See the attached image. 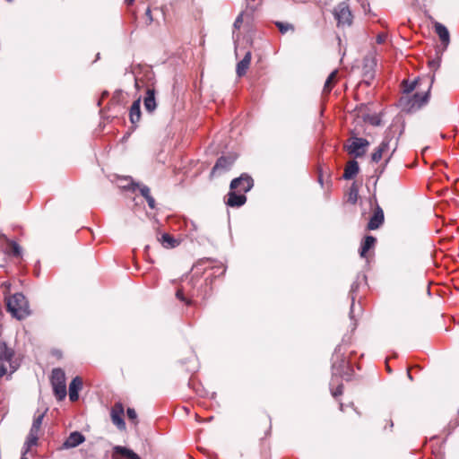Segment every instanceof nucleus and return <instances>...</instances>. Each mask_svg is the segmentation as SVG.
I'll return each mask as SVG.
<instances>
[{
  "instance_id": "obj_1",
  "label": "nucleus",
  "mask_w": 459,
  "mask_h": 459,
  "mask_svg": "<svg viewBox=\"0 0 459 459\" xmlns=\"http://www.w3.org/2000/svg\"><path fill=\"white\" fill-rule=\"evenodd\" d=\"M404 93L401 97L400 106L406 112H414L425 106L429 100L432 80H415L411 83L403 82Z\"/></svg>"
},
{
  "instance_id": "obj_2",
  "label": "nucleus",
  "mask_w": 459,
  "mask_h": 459,
  "mask_svg": "<svg viewBox=\"0 0 459 459\" xmlns=\"http://www.w3.org/2000/svg\"><path fill=\"white\" fill-rule=\"evenodd\" d=\"M7 309L15 318L22 320L30 315V307L25 296L15 293L7 299Z\"/></svg>"
},
{
  "instance_id": "obj_3",
  "label": "nucleus",
  "mask_w": 459,
  "mask_h": 459,
  "mask_svg": "<svg viewBox=\"0 0 459 459\" xmlns=\"http://www.w3.org/2000/svg\"><path fill=\"white\" fill-rule=\"evenodd\" d=\"M51 384L56 399L59 401L63 400L66 396L65 374L63 369H53Z\"/></svg>"
},
{
  "instance_id": "obj_4",
  "label": "nucleus",
  "mask_w": 459,
  "mask_h": 459,
  "mask_svg": "<svg viewBox=\"0 0 459 459\" xmlns=\"http://www.w3.org/2000/svg\"><path fill=\"white\" fill-rule=\"evenodd\" d=\"M333 14L338 27L344 28L352 24L353 15L347 3H340L335 6Z\"/></svg>"
},
{
  "instance_id": "obj_5",
  "label": "nucleus",
  "mask_w": 459,
  "mask_h": 459,
  "mask_svg": "<svg viewBox=\"0 0 459 459\" xmlns=\"http://www.w3.org/2000/svg\"><path fill=\"white\" fill-rule=\"evenodd\" d=\"M393 141V137L389 135H385L379 146L377 148V150L372 153L371 160L372 161L377 163L379 162L383 158L388 157V159L391 157L392 153L395 150L396 143H394V148L391 151V143Z\"/></svg>"
},
{
  "instance_id": "obj_6",
  "label": "nucleus",
  "mask_w": 459,
  "mask_h": 459,
  "mask_svg": "<svg viewBox=\"0 0 459 459\" xmlns=\"http://www.w3.org/2000/svg\"><path fill=\"white\" fill-rule=\"evenodd\" d=\"M369 145L368 140L364 138H353L347 145V151L355 157H361L366 152V148Z\"/></svg>"
},
{
  "instance_id": "obj_7",
  "label": "nucleus",
  "mask_w": 459,
  "mask_h": 459,
  "mask_svg": "<svg viewBox=\"0 0 459 459\" xmlns=\"http://www.w3.org/2000/svg\"><path fill=\"white\" fill-rule=\"evenodd\" d=\"M253 186V179L251 177L243 174L239 178H235L230 183V189L237 190L239 193H247Z\"/></svg>"
},
{
  "instance_id": "obj_8",
  "label": "nucleus",
  "mask_w": 459,
  "mask_h": 459,
  "mask_svg": "<svg viewBox=\"0 0 459 459\" xmlns=\"http://www.w3.org/2000/svg\"><path fill=\"white\" fill-rule=\"evenodd\" d=\"M385 221L384 212L382 208L376 204V207L374 209L373 214L369 218V221L367 225V230H375L379 229Z\"/></svg>"
},
{
  "instance_id": "obj_9",
  "label": "nucleus",
  "mask_w": 459,
  "mask_h": 459,
  "mask_svg": "<svg viewBox=\"0 0 459 459\" xmlns=\"http://www.w3.org/2000/svg\"><path fill=\"white\" fill-rule=\"evenodd\" d=\"M124 406L121 403H117L111 409L110 416L112 422L121 430L126 429V423L123 420Z\"/></svg>"
},
{
  "instance_id": "obj_10",
  "label": "nucleus",
  "mask_w": 459,
  "mask_h": 459,
  "mask_svg": "<svg viewBox=\"0 0 459 459\" xmlns=\"http://www.w3.org/2000/svg\"><path fill=\"white\" fill-rule=\"evenodd\" d=\"M235 159L231 157H221L217 160L212 168V175H220L222 172L228 171L234 163Z\"/></svg>"
},
{
  "instance_id": "obj_11",
  "label": "nucleus",
  "mask_w": 459,
  "mask_h": 459,
  "mask_svg": "<svg viewBox=\"0 0 459 459\" xmlns=\"http://www.w3.org/2000/svg\"><path fill=\"white\" fill-rule=\"evenodd\" d=\"M113 459H141L140 456L135 454L133 450L121 446H116L113 447L112 453Z\"/></svg>"
},
{
  "instance_id": "obj_12",
  "label": "nucleus",
  "mask_w": 459,
  "mask_h": 459,
  "mask_svg": "<svg viewBox=\"0 0 459 459\" xmlns=\"http://www.w3.org/2000/svg\"><path fill=\"white\" fill-rule=\"evenodd\" d=\"M82 387V380L79 377H75L69 385V399L75 402L79 398V391Z\"/></svg>"
},
{
  "instance_id": "obj_13",
  "label": "nucleus",
  "mask_w": 459,
  "mask_h": 459,
  "mask_svg": "<svg viewBox=\"0 0 459 459\" xmlns=\"http://www.w3.org/2000/svg\"><path fill=\"white\" fill-rule=\"evenodd\" d=\"M434 29L442 44L446 47L450 42V35L446 27L442 23L436 22L434 23Z\"/></svg>"
},
{
  "instance_id": "obj_14",
  "label": "nucleus",
  "mask_w": 459,
  "mask_h": 459,
  "mask_svg": "<svg viewBox=\"0 0 459 459\" xmlns=\"http://www.w3.org/2000/svg\"><path fill=\"white\" fill-rule=\"evenodd\" d=\"M247 201V197L243 194L238 195L234 190L228 194L226 204L231 207H239Z\"/></svg>"
},
{
  "instance_id": "obj_15",
  "label": "nucleus",
  "mask_w": 459,
  "mask_h": 459,
  "mask_svg": "<svg viewBox=\"0 0 459 459\" xmlns=\"http://www.w3.org/2000/svg\"><path fill=\"white\" fill-rule=\"evenodd\" d=\"M85 440L82 434L78 431L72 432L64 443V447L72 448L83 443Z\"/></svg>"
},
{
  "instance_id": "obj_16",
  "label": "nucleus",
  "mask_w": 459,
  "mask_h": 459,
  "mask_svg": "<svg viewBox=\"0 0 459 459\" xmlns=\"http://www.w3.org/2000/svg\"><path fill=\"white\" fill-rule=\"evenodd\" d=\"M251 52L247 51L243 59L237 64L236 73L238 77L246 74L251 63Z\"/></svg>"
},
{
  "instance_id": "obj_17",
  "label": "nucleus",
  "mask_w": 459,
  "mask_h": 459,
  "mask_svg": "<svg viewBox=\"0 0 459 459\" xmlns=\"http://www.w3.org/2000/svg\"><path fill=\"white\" fill-rule=\"evenodd\" d=\"M44 416L45 412H39V411L36 412L29 435L35 436L39 438Z\"/></svg>"
},
{
  "instance_id": "obj_18",
  "label": "nucleus",
  "mask_w": 459,
  "mask_h": 459,
  "mask_svg": "<svg viewBox=\"0 0 459 459\" xmlns=\"http://www.w3.org/2000/svg\"><path fill=\"white\" fill-rule=\"evenodd\" d=\"M143 105L145 109L148 112H152L156 108V100H155V91L154 89L148 88L146 91V96L143 100Z\"/></svg>"
},
{
  "instance_id": "obj_19",
  "label": "nucleus",
  "mask_w": 459,
  "mask_h": 459,
  "mask_svg": "<svg viewBox=\"0 0 459 459\" xmlns=\"http://www.w3.org/2000/svg\"><path fill=\"white\" fill-rule=\"evenodd\" d=\"M377 238L373 236H366L361 243L359 255L361 257H367V253L375 247Z\"/></svg>"
},
{
  "instance_id": "obj_20",
  "label": "nucleus",
  "mask_w": 459,
  "mask_h": 459,
  "mask_svg": "<svg viewBox=\"0 0 459 459\" xmlns=\"http://www.w3.org/2000/svg\"><path fill=\"white\" fill-rule=\"evenodd\" d=\"M130 121L136 124L141 119L140 99L133 102L129 111Z\"/></svg>"
},
{
  "instance_id": "obj_21",
  "label": "nucleus",
  "mask_w": 459,
  "mask_h": 459,
  "mask_svg": "<svg viewBox=\"0 0 459 459\" xmlns=\"http://www.w3.org/2000/svg\"><path fill=\"white\" fill-rule=\"evenodd\" d=\"M359 172V164L356 160H351L347 163L343 178L345 179H351L353 178Z\"/></svg>"
},
{
  "instance_id": "obj_22",
  "label": "nucleus",
  "mask_w": 459,
  "mask_h": 459,
  "mask_svg": "<svg viewBox=\"0 0 459 459\" xmlns=\"http://www.w3.org/2000/svg\"><path fill=\"white\" fill-rule=\"evenodd\" d=\"M3 252L8 255L18 257L22 254V248L16 242L9 239L8 244H6V248H4Z\"/></svg>"
},
{
  "instance_id": "obj_23",
  "label": "nucleus",
  "mask_w": 459,
  "mask_h": 459,
  "mask_svg": "<svg viewBox=\"0 0 459 459\" xmlns=\"http://www.w3.org/2000/svg\"><path fill=\"white\" fill-rule=\"evenodd\" d=\"M338 71L333 70L329 76L327 77L325 86H324V93H329L333 87L334 86L336 82V76H337Z\"/></svg>"
},
{
  "instance_id": "obj_24",
  "label": "nucleus",
  "mask_w": 459,
  "mask_h": 459,
  "mask_svg": "<svg viewBox=\"0 0 459 459\" xmlns=\"http://www.w3.org/2000/svg\"><path fill=\"white\" fill-rule=\"evenodd\" d=\"M39 438L32 435H28L26 441L24 442L23 447H22V455H24L26 456L27 453L30 450V448L33 446H36L38 444Z\"/></svg>"
},
{
  "instance_id": "obj_25",
  "label": "nucleus",
  "mask_w": 459,
  "mask_h": 459,
  "mask_svg": "<svg viewBox=\"0 0 459 459\" xmlns=\"http://www.w3.org/2000/svg\"><path fill=\"white\" fill-rule=\"evenodd\" d=\"M160 242L161 245L166 248H173L178 244L173 237L167 233L162 234Z\"/></svg>"
},
{
  "instance_id": "obj_26",
  "label": "nucleus",
  "mask_w": 459,
  "mask_h": 459,
  "mask_svg": "<svg viewBox=\"0 0 459 459\" xmlns=\"http://www.w3.org/2000/svg\"><path fill=\"white\" fill-rule=\"evenodd\" d=\"M276 26L282 34L286 33L289 30H293V26L289 23H283V22H276Z\"/></svg>"
},
{
  "instance_id": "obj_27",
  "label": "nucleus",
  "mask_w": 459,
  "mask_h": 459,
  "mask_svg": "<svg viewBox=\"0 0 459 459\" xmlns=\"http://www.w3.org/2000/svg\"><path fill=\"white\" fill-rule=\"evenodd\" d=\"M13 357V351L11 349L4 348L3 354L0 355V359H4L5 361H11Z\"/></svg>"
},
{
  "instance_id": "obj_28",
  "label": "nucleus",
  "mask_w": 459,
  "mask_h": 459,
  "mask_svg": "<svg viewBox=\"0 0 459 459\" xmlns=\"http://www.w3.org/2000/svg\"><path fill=\"white\" fill-rule=\"evenodd\" d=\"M126 414H127V417H128V419L134 422V424L137 423V414H136V411H134V409L128 408L127 411H126Z\"/></svg>"
},
{
  "instance_id": "obj_29",
  "label": "nucleus",
  "mask_w": 459,
  "mask_h": 459,
  "mask_svg": "<svg viewBox=\"0 0 459 459\" xmlns=\"http://www.w3.org/2000/svg\"><path fill=\"white\" fill-rule=\"evenodd\" d=\"M176 297H177V299H178L182 302H185L187 305H189L191 303V301L185 297L183 290L181 289H178L177 290Z\"/></svg>"
},
{
  "instance_id": "obj_30",
  "label": "nucleus",
  "mask_w": 459,
  "mask_h": 459,
  "mask_svg": "<svg viewBox=\"0 0 459 459\" xmlns=\"http://www.w3.org/2000/svg\"><path fill=\"white\" fill-rule=\"evenodd\" d=\"M9 238L4 235L0 234V251H4V248H6V244H8Z\"/></svg>"
},
{
  "instance_id": "obj_31",
  "label": "nucleus",
  "mask_w": 459,
  "mask_h": 459,
  "mask_svg": "<svg viewBox=\"0 0 459 459\" xmlns=\"http://www.w3.org/2000/svg\"><path fill=\"white\" fill-rule=\"evenodd\" d=\"M140 192L144 198H146L150 195V188L146 186H140Z\"/></svg>"
},
{
  "instance_id": "obj_32",
  "label": "nucleus",
  "mask_w": 459,
  "mask_h": 459,
  "mask_svg": "<svg viewBox=\"0 0 459 459\" xmlns=\"http://www.w3.org/2000/svg\"><path fill=\"white\" fill-rule=\"evenodd\" d=\"M145 199H146V201L148 203L149 207L151 209H154L155 208V200H154V198L152 195H148Z\"/></svg>"
},
{
  "instance_id": "obj_33",
  "label": "nucleus",
  "mask_w": 459,
  "mask_h": 459,
  "mask_svg": "<svg viewBox=\"0 0 459 459\" xmlns=\"http://www.w3.org/2000/svg\"><path fill=\"white\" fill-rule=\"evenodd\" d=\"M429 65L430 69L436 70L439 66V61L438 60H431L429 62Z\"/></svg>"
},
{
  "instance_id": "obj_34",
  "label": "nucleus",
  "mask_w": 459,
  "mask_h": 459,
  "mask_svg": "<svg viewBox=\"0 0 459 459\" xmlns=\"http://www.w3.org/2000/svg\"><path fill=\"white\" fill-rule=\"evenodd\" d=\"M7 373V368L4 365H0V378Z\"/></svg>"
},
{
  "instance_id": "obj_35",
  "label": "nucleus",
  "mask_w": 459,
  "mask_h": 459,
  "mask_svg": "<svg viewBox=\"0 0 459 459\" xmlns=\"http://www.w3.org/2000/svg\"><path fill=\"white\" fill-rule=\"evenodd\" d=\"M145 14L148 17L149 23H151L152 22V12H151L150 8H147Z\"/></svg>"
},
{
  "instance_id": "obj_36",
  "label": "nucleus",
  "mask_w": 459,
  "mask_h": 459,
  "mask_svg": "<svg viewBox=\"0 0 459 459\" xmlns=\"http://www.w3.org/2000/svg\"><path fill=\"white\" fill-rule=\"evenodd\" d=\"M242 22V15H238L234 22L235 27H239L240 23Z\"/></svg>"
},
{
  "instance_id": "obj_37",
  "label": "nucleus",
  "mask_w": 459,
  "mask_h": 459,
  "mask_svg": "<svg viewBox=\"0 0 459 459\" xmlns=\"http://www.w3.org/2000/svg\"><path fill=\"white\" fill-rule=\"evenodd\" d=\"M385 39V35H378L377 38V43H383Z\"/></svg>"
},
{
  "instance_id": "obj_38",
  "label": "nucleus",
  "mask_w": 459,
  "mask_h": 459,
  "mask_svg": "<svg viewBox=\"0 0 459 459\" xmlns=\"http://www.w3.org/2000/svg\"><path fill=\"white\" fill-rule=\"evenodd\" d=\"M342 394V387L339 386L337 388V390L333 393V395L336 396L337 394Z\"/></svg>"
},
{
  "instance_id": "obj_39",
  "label": "nucleus",
  "mask_w": 459,
  "mask_h": 459,
  "mask_svg": "<svg viewBox=\"0 0 459 459\" xmlns=\"http://www.w3.org/2000/svg\"><path fill=\"white\" fill-rule=\"evenodd\" d=\"M134 0H125L126 4H128V5H131L133 4Z\"/></svg>"
},
{
  "instance_id": "obj_40",
  "label": "nucleus",
  "mask_w": 459,
  "mask_h": 459,
  "mask_svg": "<svg viewBox=\"0 0 459 459\" xmlns=\"http://www.w3.org/2000/svg\"><path fill=\"white\" fill-rule=\"evenodd\" d=\"M21 459H29L27 456H24V455H22Z\"/></svg>"
},
{
  "instance_id": "obj_41",
  "label": "nucleus",
  "mask_w": 459,
  "mask_h": 459,
  "mask_svg": "<svg viewBox=\"0 0 459 459\" xmlns=\"http://www.w3.org/2000/svg\"><path fill=\"white\" fill-rule=\"evenodd\" d=\"M318 180H319V182L322 184V176H321V175L319 176Z\"/></svg>"
},
{
  "instance_id": "obj_42",
  "label": "nucleus",
  "mask_w": 459,
  "mask_h": 459,
  "mask_svg": "<svg viewBox=\"0 0 459 459\" xmlns=\"http://www.w3.org/2000/svg\"><path fill=\"white\" fill-rule=\"evenodd\" d=\"M373 124L377 125L378 122H377V120H374Z\"/></svg>"
},
{
  "instance_id": "obj_43",
  "label": "nucleus",
  "mask_w": 459,
  "mask_h": 459,
  "mask_svg": "<svg viewBox=\"0 0 459 459\" xmlns=\"http://www.w3.org/2000/svg\"><path fill=\"white\" fill-rule=\"evenodd\" d=\"M373 124L377 125L378 122H377V120H374Z\"/></svg>"
},
{
  "instance_id": "obj_44",
  "label": "nucleus",
  "mask_w": 459,
  "mask_h": 459,
  "mask_svg": "<svg viewBox=\"0 0 459 459\" xmlns=\"http://www.w3.org/2000/svg\"><path fill=\"white\" fill-rule=\"evenodd\" d=\"M8 2H12L13 0H7Z\"/></svg>"
}]
</instances>
